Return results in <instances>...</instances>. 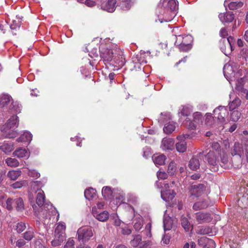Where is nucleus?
Instances as JSON below:
<instances>
[{
	"label": "nucleus",
	"mask_w": 248,
	"mask_h": 248,
	"mask_svg": "<svg viewBox=\"0 0 248 248\" xmlns=\"http://www.w3.org/2000/svg\"><path fill=\"white\" fill-rule=\"evenodd\" d=\"M18 125V117L16 115L12 116L8 122L1 127L4 136L8 138H14L16 137L17 133L15 131Z\"/></svg>",
	"instance_id": "f257e3e1"
},
{
	"label": "nucleus",
	"mask_w": 248,
	"mask_h": 248,
	"mask_svg": "<svg viewBox=\"0 0 248 248\" xmlns=\"http://www.w3.org/2000/svg\"><path fill=\"white\" fill-rule=\"evenodd\" d=\"M192 40V37L191 35H178L176 36L175 45L180 51L186 52L191 48Z\"/></svg>",
	"instance_id": "f03ea898"
},
{
	"label": "nucleus",
	"mask_w": 248,
	"mask_h": 248,
	"mask_svg": "<svg viewBox=\"0 0 248 248\" xmlns=\"http://www.w3.org/2000/svg\"><path fill=\"white\" fill-rule=\"evenodd\" d=\"M11 102L12 103L10 106V109L16 113H19L21 110V105L18 102L13 101L12 97L8 94H3L0 96V107H4Z\"/></svg>",
	"instance_id": "7ed1b4c3"
},
{
	"label": "nucleus",
	"mask_w": 248,
	"mask_h": 248,
	"mask_svg": "<svg viewBox=\"0 0 248 248\" xmlns=\"http://www.w3.org/2000/svg\"><path fill=\"white\" fill-rule=\"evenodd\" d=\"M219 151H210L205 156V159L208 162L210 169L212 171H217L218 169L219 160L217 155Z\"/></svg>",
	"instance_id": "20e7f679"
},
{
	"label": "nucleus",
	"mask_w": 248,
	"mask_h": 248,
	"mask_svg": "<svg viewBox=\"0 0 248 248\" xmlns=\"http://www.w3.org/2000/svg\"><path fill=\"white\" fill-rule=\"evenodd\" d=\"M78 238L83 242L88 241L93 236L92 229L89 227H83L78 229L77 231Z\"/></svg>",
	"instance_id": "39448f33"
},
{
	"label": "nucleus",
	"mask_w": 248,
	"mask_h": 248,
	"mask_svg": "<svg viewBox=\"0 0 248 248\" xmlns=\"http://www.w3.org/2000/svg\"><path fill=\"white\" fill-rule=\"evenodd\" d=\"M158 6L176 13L178 9V2L177 0H161Z\"/></svg>",
	"instance_id": "423d86ee"
},
{
	"label": "nucleus",
	"mask_w": 248,
	"mask_h": 248,
	"mask_svg": "<svg viewBox=\"0 0 248 248\" xmlns=\"http://www.w3.org/2000/svg\"><path fill=\"white\" fill-rule=\"evenodd\" d=\"M243 149L242 145L238 142H235L231 150V154L232 155H238V159L240 162L239 164H235L233 162V164L235 168H240L242 166V160L241 158V154L243 152Z\"/></svg>",
	"instance_id": "0eeeda50"
},
{
	"label": "nucleus",
	"mask_w": 248,
	"mask_h": 248,
	"mask_svg": "<svg viewBox=\"0 0 248 248\" xmlns=\"http://www.w3.org/2000/svg\"><path fill=\"white\" fill-rule=\"evenodd\" d=\"M175 15L176 13L164 9V11L159 12L158 15V20L160 23L163 22H168L171 21Z\"/></svg>",
	"instance_id": "6e6552de"
},
{
	"label": "nucleus",
	"mask_w": 248,
	"mask_h": 248,
	"mask_svg": "<svg viewBox=\"0 0 248 248\" xmlns=\"http://www.w3.org/2000/svg\"><path fill=\"white\" fill-rule=\"evenodd\" d=\"M189 135L187 134L180 135L177 137V139L179 141L176 143V149L179 153H184L186 150V144L185 140L188 138Z\"/></svg>",
	"instance_id": "1a4fd4ad"
},
{
	"label": "nucleus",
	"mask_w": 248,
	"mask_h": 248,
	"mask_svg": "<svg viewBox=\"0 0 248 248\" xmlns=\"http://www.w3.org/2000/svg\"><path fill=\"white\" fill-rule=\"evenodd\" d=\"M50 212L53 215L57 213V211L55 208L53 207L51 204L47 205V206L45 205L43 208L42 209V211L40 213L39 218L41 219L42 218L43 219L45 218L46 219L48 218H50L51 215L50 214Z\"/></svg>",
	"instance_id": "9d476101"
},
{
	"label": "nucleus",
	"mask_w": 248,
	"mask_h": 248,
	"mask_svg": "<svg viewBox=\"0 0 248 248\" xmlns=\"http://www.w3.org/2000/svg\"><path fill=\"white\" fill-rule=\"evenodd\" d=\"M214 113L215 117L222 123L225 121V117L228 114L227 108L221 106L215 108L214 110Z\"/></svg>",
	"instance_id": "9b49d317"
},
{
	"label": "nucleus",
	"mask_w": 248,
	"mask_h": 248,
	"mask_svg": "<svg viewBox=\"0 0 248 248\" xmlns=\"http://www.w3.org/2000/svg\"><path fill=\"white\" fill-rule=\"evenodd\" d=\"M116 2L117 0H108L105 1L101 4V9L108 12L112 13L116 9Z\"/></svg>",
	"instance_id": "f8f14e48"
},
{
	"label": "nucleus",
	"mask_w": 248,
	"mask_h": 248,
	"mask_svg": "<svg viewBox=\"0 0 248 248\" xmlns=\"http://www.w3.org/2000/svg\"><path fill=\"white\" fill-rule=\"evenodd\" d=\"M195 218L197 221L200 224L209 222L211 221L212 218L211 215L209 213L203 212H198L195 214Z\"/></svg>",
	"instance_id": "ddd939ff"
},
{
	"label": "nucleus",
	"mask_w": 248,
	"mask_h": 248,
	"mask_svg": "<svg viewBox=\"0 0 248 248\" xmlns=\"http://www.w3.org/2000/svg\"><path fill=\"white\" fill-rule=\"evenodd\" d=\"M218 155H219L220 158V166L225 169L229 168L230 162L227 152L223 149H222L219 151Z\"/></svg>",
	"instance_id": "4468645a"
},
{
	"label": "nucleus",
	"mask_w": 248,
	"mask_h": 248,
	"mask_svg": "<svg viewBox=\"0 0 248 248\" xmlns=\"http://www.w3.org/2000/svg\"><path fill=\"white\" fill-rule=\"evenodd\" d=\"M205 189V187L203 184H200L198 185H192L191 187L190 192L191 195L196 197L201 196Z\"/></svg>",
	"instance_id": "2eb2a0df"
},
{
	"label": "nucleus",
	"mask_w": 248,
	"mask_h": 248,
	"mask_svg": "<svg viewBox=\"0 0 248 248\" xmlns=\"http://www.w3.org/2000/svg\"><path fill=\"white\" fill-rule=\"evenodd\" d=\"M92 213L93 216L98 220L100 221H106L109 217V214L107 211H103L101 213H99L96 209L95 206L93 207Z\"/></svg>",
	"instance_id": "dca6fc26"
},
{
	"label": "nucleus",
	"mask_w": 248,
	"mask_h": 248,
	"mask_svg": "<svg viewBox=\"0 0 248 248\" xmlns=\"http://www.w3.org/2000/svg\"><path fill=\"white\" fill-rule=\"evenodd\" d=\"M174 140L172 138H164L162 139L160 148L163 150H171L173 149Z\"/></svg>",
	"instance_id": "f3484780"
},
{
	"label": "nucleus",
	"mask_w": 248,
	"mask_h": 248,
	"mask_svg": "<svg viewBox=\"0 0 248 248\" xmlns=\"http://www.w3.org/2000/svg\"><path fill=\"white\" fill-rule=\"evenodd\" d=\"M246 78V77H244L242 78H241L240 79L238 80L237 82L236 85V89L240 92L242 93V95H243L245 94V97L248 99V90L243 88V84L245 82Z\"/></svg>",
	"instance_id": "a211bd4d"
},
{
	"label": "nucleus",
	"mask_w": 248,
	"mask_h": 248,
	"mask_svg": "<svg viewBox=\"0 0 248 248\" xmlns=\"http://www.w3.org/2000/svg\"><path fill=\"white\" fill-rule=\"evenodd\" d=\"M100 56L104 61L110 62L112 60L113 56V52L111 49L108 48L102 49L101 50Z\"/></svg>",
	"instance_id": "6ab92c4d"
},
{
	"label": "nucleus",
	"mask_w": 248,
	"mask_h": 248,
	"mask_svg": "<svg viewBox=\"0 0 248 248\" xmlns=\"http://www.w3.org/2000/svg\"><path fill=\"white\" fill-rule=\"evenodd\" d=\"M218 17L223 23H230L234 19V15L232 12H228L219 14Z\"/></svg>",
	"instance_id": "aec40b11"
},
{
	"label": "nucleus",
	"mask_w": 248,
	"mask_h": 248,
	"mask_svg": "<svg viewBox=\"0 0 248 248\" xmlns=\"http://www.w3.org/2000/svg\"><path fill=\"white\" fill-rule=\"evenodd\" d=\"M13 155L18 158H28L30 156V152L25 148H18L14 152Z\"/></svg>",
	"instance_id": "412c9836"
},
{
	"label": "nucleus",
	"mask_w": 248,
	"mask_h": 248,
	"mask_svg": "<svg viewBox=\"0 0 248 248\" xmlns=\"http://www.w3.org/2000/svg\"><path fill=\"white\" fill-rule=\"evenodd\" d=\"M175 193L173 190H168L161 191V196L163 200L169 202L172 200L175 197Z\"/></svg>",
	"instance_id": "4be33fe9"
},
{
	"label": "nucleus",
	"mask_w": 248,
	"mask_h": 248,
	"mask_svg": "<svg viewBox=\"0 0 248 248\" xmlns=\"http://www.w3.org/2000/svg\"><path fill=\"white\" fill-rule=\"evenodd\" d=\"M209 204L208 198H206L202 201L195 203L193 208L195 210H201L207 207Z\"/></svg>",
	"instance_id": "5701e85b"
},
{
	"label": "nucleus",
	"mask_w": 248,
	"mask_h": 248,
	"mask_svg": "<svg viewBox=\"0 0 248 248\" xmlns=\"http://www.w3.org/2000/svg\"><path fill=\"white\" fill-rule=\"evenodd\" d=\"M200 163L198 156L192 157L189 161L188 166L191 170H196L200 168Z\"/></svg>",
	"instance_id": "b1692460"
},
{
	"label": "nucleus",
	"mask_w": 248,
	"mask_h": 248,
	"mask_svg": "<svg viewBox=\"0 0 248 248\" xmlns=\"http://www.w3.org/2000/svg\"><path fill=\"white\" fill-rule=\"evenodd\" d=\"M176 123L173 121L169 122L165 124L163 128L164 133L167 134H171L176 128Z\"/></svg>",
	"instance_id": "393cba45"
},
{
	"label": "nucleus",
	"mask_w": 248,
	"mask_h": 248,
	"mask_svg": "<svg viewBox=\"0 0 248 248\" xmlns=\"http://www.w3.org/2000/svg\"><path fill=\"white\" fill-rule=\"evenodd\" d=\"M134 228L136 231H140L143 225V221L141 216L138 215L135 216L134 220Z\"/></svg>",
	"instance_id": "a878e982"
},
{
	"label": "nucleus",
	"mask_w": 248,
	"mask_h": 248,
	"mask_svg": "<svg viewBox=\"0 0 248 248\" xmlns=\"http://www.w3.org/2000/svg\"><path fill=\"white\" fill-rule=\"evenodd\" d=\"M173 220L169 216L164 217L163 220V226L165 232L171 230L173 224Z\"/></svg>",
	"instance_id": "bb28decb"
},
{
	"label": "nucleus",
	"mask_w": 248,
	"mask_h": 248,
	"mask_svg": "<svg viewBox=\"0 0 248 248\" xmlns=\"http://www.w3.org/2000/svg\"><path fill=\"white\" fill-rule=\"evenodd\" d=\"M32 140V135L29 132H25L21 136L16 139L17 142H30Z\"/></svg>",
	"instance_id": "cd10ccee"
},
{
	"label": "nucleus",
	"mask_w": 248,
	"mask_h": 248,
	"mask_svg": "<svg viewBox=\"0 0 248 248\" xmlns=\"http://www.w3.org/2000/svg\"><path fill=\"white\" fill-rule=\"evenodd\" d=\"M65 236L64 235H56L53 240L51 241V244L53 247L60 246L64 240Z\"/></svg>",
	"instance_id": "c85d7f7f"
},
{
	"label": "nucleus",
	"mask_w": 248,
	"mask_h": 248,
	"mask_svg": "<svg viewBox=\"0 0 248 248\" xmlns=\"http://www.w3.org/2000/svg\"><path fill=\"white\" fill-rule=\"evenodd\" d=\"M21 174V171L19 170H11L9 171L7 173V176L11 180H16Z\"/></svg>",
	"instance_id": "c756f323"
},
{
	"label": "nucleus",
	"mask_w": 248,
	"mask_h": 248,
	"mask_svg": "<svg viewBox=\"0 0 248 248\" xmlns=\"http://www.w3.org/2000/svg\"><path fill=\"white\" fill-rule=\"evenodd\" d=\"M171 119V116L170 112H163L161 113V116L158 120V122L160 123L166 124Z\"/></svg>",
	"instance_id": "7c9ffc66"
},
{
	"label": "nucleus",
	"mask_w": 248,
	"mask_h": 248,
	"mask_svg": "<svg viewBox=\"0 0 248 248\" xmlns=\"http://www.w3.org/2000/svg\"><path fill=\"white\" fill-rule=\"evenodd\" d=\"M211 232L212 229L207 226L200 227L196 231V233L201 235L207 234Z\"/></svg>",
	"instance_id": "2f4dec72"
},
{
	"label": "nucleus",
	"mask_w": 248,
	"mask_h": 248,
	"mask_svg": "<svg viewBox=\"0 0 248 248\" xmlns=\"http://www.w3.org/2000/svg\"><path fill=\"white\" fill-rule=\"evenodd\" d=\"M202 119V116L201 114L197 112L195 113L194 116V122H190L189 124L188 125V128L191 129H195L196 127V125L195 123H198L200 121V120Z\"/></svg>",
	"instance_id": "473e14b6"
},
{
	"label": "nucleus",
	"mask_w": 248,
	"mask_h": 248,
	"mask_svg": "<svg viewBox=\"0 0 248 248\" xmlns=\"http://www.w3.org/2000/svg\"><path fill=\"white\" fill-rule=\"evenodd\" d=\"M65 225L64 223H60L56 227L55 231V234L56 235H61L63 234L65 235Z\"/></svg>",
	"instance_id": "72a5a7b5"
},
{
	"label": "nucleus",
	"mask_w": 248,
	"mask_h": 248,
	"mask_svg": "<svg viewBox=\"0 0 248 248\" xmlns=\"http://www.w3.org/2000/svg\"><path fill=\"white\" fill-rule=\"evenodd\" d=\"M84 196L87 199L91 200L96 196V190L93 188L86 189L84 192Z\"/></svg>",
	"instance_id": "f704fd0d"
},
{
	"label": "nucleus",
	"mask_w": 248,
	"mask_h": 248,
	"mask_svg": "<svg viewBox=\"0 0 248 248\" xmlns=\"http://www.w3.org/2000/svg\"><path fill=\"white\" fill-rule=\"evenodd\" d=\"M157 49L159 53L166 54L168 56H169L170 52L168 48L167 44L165 42L159 43L158 45Z\"/></svg>",
	"instance_id": "c9c22d12"
},
{
	"label": "nucleus",
	"mask_w": 248,
	"mask_h": 248,
	"mask_svg": "<svg viewBox=\"0 0 248 248\" xmlns=\"http://www.w3.org/2000/svg\"><path fill=\"white\" fill-rule=\"evenodd\" d=\"M45 200V196L43 191H40L38 192L36 197V203L39 206H42L44 205Z\"/></svg>",
	"instance_id": "e433bc0d"
},
{
	"label": "nucleus",
	"mask_w": 248,
	"mask_h": 248,
	"mask_svg": "<svg viewBox=\"0 0 248 248\" xmlns=\"http://www.w3.org/2000/svg\"><path fill=\"white\" fill-rule=\"evenodd\" d=\"M0 149L5 154H8L13 150V145L11 143H4L0 146Z\"/></svg>",
	"instance_id": "4c0bfd02"
},
{
	"label": "nucleus",
	"mask_w": 248,
	"mask_h": 248,
	"mask_svg": "<svg viewBox=\"0 0 248 248\" xmlns=\"http://www.w3.org/2000/svg\"><path fill=\"white\" fill-rule=\"evenodd\" d=\"M46 181V180L45 179L43 180L42 182L39 181H33L32 182L31 186L35 191H38L44 186Z\"/></svg>",
	"instance_id": "58836bf2"
},
{
	"label": "nucleus",
	"mask_w": 248,
	"mask_h": 248,
	"mask_svg": "<svg viewBox=\"0 0 248 248\" xmlns=\"http://www.w3.org/2000/svg\"><path fill=\"white\" fill-rule=\"evenodd\" d=\"M223 42L226 44L228 52H232V45L234 43L233 37L230 36L229 37L227 38L226 40H224Z\"/></svg>",
	"instance_id": "ea45409f"
},
{
	"label": "nucleus",
	"mask_w": 248,
	"mask_h": 248,
	"mask_svg": "<svg viewBox=\"0 0 248 248\" xmlns=\"http://www.w3.org/2000/svg\"><path fill=\"white\" fill-rule=\"evenodd\" d=\"M6 164L11 167H16L19 165L18 161L16 158L9 157L5 160Z\"/></svg>",
	"instance_id": "a19ab883"
},
{
	"label": "nucleus",
	"mask_w": 248,
	"mask_h": 248,
	"mask_svg": "<svg viewBox=\"0 0 248 248\" xmlns=\"http://www.w3.org/2000/svg\"><path fill=\"white\" fill-rule=\"evenodd\" d=\"M28 182L26 180L17 181L11 185V186L14 189L20 188L22 187L27 185Z\"/></svg>",
	"instance_id": "79ce46f5"
},
{
	"label": "nucleus",
	"mask_w": 248,
	"mask_h": 248,
	"mask_svg": "<svg viewBox=\"0 0 248 248\" xmlns=\"http://www.w3.org/2000/svg\"><path fill=\"white\" fill-rule=\"evenodd\" d=\"M243 5L241 1L231 2L228 4V7L230 10H235L241 7Z\"/></svg>",
	"instance_id": "37998d69"
},
{
	"label": "nucleus",
	"mask_w": 248,
	"mask_h": 248,
	"mask_svg": "<svg viewBox=\"0 0 248 248\" xmlns=\"http://www.w3.org/2000/svg\"><path fill=\"white\" fill-rule=\"evenodd\" d=\"M15 203L16 204V208L17 211H22L24 208V205L23 200L20 198H17L15 200Z\"/></svg>",
	"instance_id": "c03bdc74"
},
{
	"label": "nucleus",
	"mask_w": 248,
	"mask_h": 248,
	"mask_svg": "<svg viewBox=\"0 0 248 248\" xmlns=\"http://www.w3.org/2000/svg\"><path fill=\"white\" fill-rule=\"evenodd\" d=\"M241 100L238 98H235L232 102L229 104V108L230 110H232L239 107L241 104Z\"/></svg>",
	"instance_id": "a18cd8bd"
},
{
	"label": "nucleus",
	"mask_w": 248,
	"mask_h": 248,
	"mask_svg": "<svg viewBox=\"0 0 248 248\" xmlns=\"http://www.w3.org/2000/svg\"><path fill=\"white\" fill-rule=\"evenodd\" d=\"M15 200H13L11 198H8L6 201L2 205L4 207H5L8 210H11L13 209L14 204H15Z\"/></svg>",
	"instance_id": "49530a36"
},
{
	"label": "nucleus",
	"mask_w": 248,
	"mask_h": 248,
	"mask_svg": "<svg viewBox=\"0 0 248 248\" xmlns=\"http://www.w3.org/2000/svg\"><path fill=\"white\" fill-rule=\"evenodd\" d=\"M141 241V236L140 235H136L133 240L130 241V244L133 247H137L140 245Z\"/></svg>",
	"instance_id": "de8ad7c7"
},
{
	"label": "nucleus",
	"mask_w": 248,
	"mask_h": 248,
	"mask_svg": "<svg viewBox=\"0 0 248 248\" xmlns=\"http://www.w3.org/2000/svg\"><path fill=\"white\" fill-rule=\"evenodd\" d=\"M102 193L105 199H108L111 196L112 192L110 187L106 186L102 188Z\"/></svg>",
	"instance_id": "09e8293b"
},
{
	"label": "nucleus",
	"mask_w": 248,
	"mask_h": 248,
	"mask_svg": "<svg viewBox=\"0 0 248 248\" xmlns=\"http://www.w3.org/2000/svg\"><path fill=\"white\" fill-rule=\"evenodd\" d=\"M167 159L166 156L163 154H159L156 156V164L163 165L165 164Z\"/></svg>",
	"instance_id": "8fccbe9b"
},
{
	"label": "nucleus",
	"mask_w": 248,
	"mask_h": 248,
	"mask_svg": "<svg viewBox=\"0 0 248 248\" xmlns=\"http://www.w3.org/2000/svg\"><path fill=\"white\" fill-rule=\"evenodd\" d=\"M34 236V231L32 229H30L24 233V238L27 240H31Z\"/></svg>",
	"instance_id": "3c124183"
},
{
	"label": "nucleus",
	"mask_w": 248,
	"mask_h": 248,
	"mask_svg": "<svg viewBox=\"0 0 248 248\" xmlns=\"http://www.w3.org/2000/svg\"><path fill=\"white\" fill-rule=\"evenodd\" d=\"M176 170V166L173 161H171L169 164L168 167V173L170 175H173Z\"/></svg>",
	"instance_id": "603ef678"
},
{
	"label": "nucleus",
	"mask_w": 248,
	"mask_h": 248,
	"mask_svg": "<svg viewBox=\"0 0 248 248\" xmlns=\"http://www.w3.org/2000/svg\"><path fill=\"white\" fill-rule=\"evenodd\" d=\"M119 229L121 232L124 235H129L132 232V230L125 225H122Z\"/></svg>",
	"instance_id": "864d4df0"
},
{
	"label": "nucleus",
	"mask_w": 248,
	"mask_h": 248,
	"mask_svg": "<svg viewBox=\"0 0 248 248\" xmlns=\"http://www.w3.org/2000/svg\"><path fill=\"white\" fill-rule=\"evenodd\" d=\"M214 118L211 114H206L205 116V124L209 126H212L213 124Z\"/></svg>",
	"instance_id": "5fc2aeb1"
},
{
	"label": "nucleus",
	"mask_w": 248,
	"mask_h": 248,
	"mask_svg": "<svg viewBox=\"0 0 248 248\" xmlns=\"http://www.w3.org/2000/svg\"><path fill=\"white\" fill-rule=\"evenodd\" d=\"M241 115V114L239 111L237 110L233 111L231 113V119L232 121L236 122L240 118Z\"/></svg>",
	"instance_id": "6e6d98bb"
},
{
	"label": "nucleus",
	"mask_w": 248,
	"mask_h": 248,
	"mask_svg": "<svg viewBox=\"0 0 248 248\" xmlns=\"http://www.w3.org/2000/svg\"><path fill=\"white\" fill-rule=\"evenodd\" d=\"M26 228L25 223L23 222H20L16 224V230L17 232L21 233Z\"/></svg>",
	"instance_id": "4d7b16f0"
},
{
	"label": "nucleus",
	"mask_w": 248,
	"mask_h": 248,
	"mask_svg": "<svg viewBox=\"0 0 248 248\" xmlns=\"http://www.w3.org/2000/svg\"><path fill=\"white\" fill-rule=\"evenodd\" d=\"M181 224L183 227L186 230H188L189 228L190 223L188 221L187 218L186 217H182L181 218Z\"/></svg>",
	"instance_id": "13d9d810"
},
{
	"label": "nucleus",
	"mask_w": 248,
	"mask_h": 248,
	"mask_svg": "<svg viewBox=\"0 0 248 248\" xmlns=\"http://www.w3.org/2000/svg\"><path fill=\"white\" fill-rule=\"evenodd\" d=\"M208 239L206 237H201L198 240V244L202 247L206 246Z\"/></svg>",
	"instance_id": "bf43d9fd"
},
{
	"label": "nucleus",
	"mask_w": 248,
	"mask_h": 248,
	"mask_svg": "<svg viewBox=\"0 0 248 248\" xmlns=\"http://www.w3.org/2000/svg\"><path fill=\"white\" fill-rule=\"evenodd\" d=\"M120 6L123 10L126 11L130 8L131 3V2H121Z\"/></svg>",
	"instance_id": "052dcab7"
},
{
	"label": "nucleus",
	"mask_w": 248,
	"mask_h": 248,
	"mask_svg": "<svg viewBox=\"0 0 248 248\" xmlns=\"http://www.w3.org/2000/svg\"><path fill=\"white\" fill-rule=\"evenodd\" d=\"M28 175L30 177L38 178L40 176V173L36 170H29L28 173Z\"/></svg>",
	"instance_id": "680f3d73"
},
{
	"label": "nucleus",
	"mask_w": 248,
	"mask_h": 248,
	"mask_svg": "<svg viewBox=\"0 0 248 248\" xmlns=\"http://www.w3.org/2000/svg\"><path fill=\"white\" fill-rule=\"evenodd\" d=\"M21 25V21L19 20H14L12 24L10 26L11 30H16L19 29Z\"/></svg>",
	"instance_id": "e2e57ef3"
},
{
	"label": "nucleus",
	"mask_w": 248,
	"mask_h": 248,
	"mask_svg": "<svg viewBox=\"0 0 248 248\" xmlns=\"http://www.w3.org/2000/svg\"><path fill=\"white\" fill-rule=\"evenodd\" d=\"M157 177L158 179H165L167 178L168 175L164 171H158L157 173Z\"/></svg>",
	"instance_id": "0e129e2a"
},
{
	"label": "nucleus",
	"mask_w": 248,
	"mask_h": 248,
	"mask_svg": "<svg viewBox=\"0 0 248 248\" xmlns=\"http://www.w3.org/2000/svg\"><path fill=\"white\" fill-rule=\"evenodd\" d=\"M75 242L73 239L70 238L68 239L64 248H74Z\"/></svg>",
	"instance_id": "69168bd1"
},
{
	"label": "nucleus",
	"mask_w": 248,
	"mask_h": 248,
	"mask_svg": "<svg viewBox=\"0 0 248 248\" xmlns=\"http://www.w3.org/2000/svg\"><path fill=\"white\" fill-rule=\"evenodd\" d=\"M220 48H221L222 51L226 56L229 55L232 52H228L227 46L226 44L224 42H223V44L221 45V46H220Z\"/></svg>",
	"instance_id": "338daca9"
},
{
	"label": "nucleus",
	"mask_w": 248,
	"mask_h": 248,
	"mask_svg": "<svg viewBox=\"0 0 248 248\" xmlns=\"http://www.w3.org/2000/svg\"><path fill=\"white\" fill-rule=\"evenodd\" d=\"M151 243L150 241H144L141 242L139 248H150Z\"/></svg>",
	"instance_id": "774afa93"
}]
</instances>
